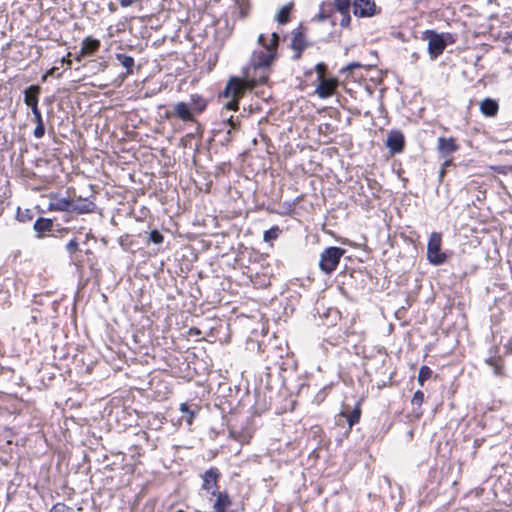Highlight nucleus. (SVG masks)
Returning <instances> with one entry per match:
<instances>
[{
	"instance_id": "obj_1",
	"label": "nucleus",
	"mask_w": 512,
	"mask_h": 512,
	"mask_svg": "<svg viewBox=\"0 0 512 512\" xmlns=\"http://www.w3.org/2000/svg\"><path fill=\"white\" fill-rule=\"evenodd\" d=\"M252 88L253 84L249 85L248 82L240 79L239 77H231L221 94V97L227 99L223 105V109L227 111H237L239 108V100L244 96L246 90Z\"/></svg>"
},
{
	"instance_id": "obj_2",
	"label": "nucleus",
	"mask_w": 512,
	"mask_h": 512,
	"mask_svg": "<svg viewBox=\"0 0 512 512\" xmlns=\"http://www.w3.org/2000/svg\"><path fill=\"white\" fill-rule=\"evenodd\" d=\"M345 250L340 247H328L320 255L319 267L320 269L330 274L339 264L341 257Z\"/></svg>"
},
{
	"instance_id": "obj_3",
	"label": "nucleus",
	"mask_w": 512,
	"mask_h": 512,
	"mask_svg": "<svg viewBox=\"0 0 512 512\" xmlns=\"http://www.w3.org/2000/svg\"><path fill=\"white\" fill-rule=\"evenodd\" d=\"M441 243V234L431 233L427 245V259L433 265H441L446 261V255L441 252Z\"/></svg>"
},
{
	"instance_id": "obj_4",
	"label": "nucleus",
	"mask_w": 512,
	"mask_h": 512,
	"mask_svg": "<svg viewBox=\"0 0 512 512\" xmlns=\"http://www.w3.org/2000/svg\"><path fill=\"white\" fill-rule=\"evenodd\" d=\"M424 39L427 40L428 53L431 59H436L446 48L443 36L433 30L425 31Z\"/></svg>"
},
{
	"instance_id": "obj_5",
	"label": "nucleus",
	"mask_w": 512,
	"mask_h": 512,
	"mask_svg": "<svg viewBox=\"0 0 512 512\" xmlns=\"http://www.w3.org/2000/svg\"><path fill=\"white\" fill-rule=\"evenodd\" d=\"M220 476L221 474L217 468H209L201 475L203 481L201 488L209 492L211 495H216L219 488L218 481Z\"/></svg>"
},
{
	"instance_id": "obj_6",
	"label": "nucleus",
	"mask_w": 512,
	"mask_h": 512,
	"mask_svg": "<svg viewBox=\"0 0 512 512\" xmlns=\"http://www.w3.org/2000/svg\"><path fill=\"white\" fill-rule=\"evenodd\" d=\"M47 197L49 198V211L72 212V199L67 197H61L60 194L54 192L49 193Z\"/></svg>"
},
{
	"instance_id": "obj_7",
	"label": "nucleus",
	"mask_w": 512,
	"mask_h": 512,
	"mask_svg": "<svg viewBox=\"0 0 512 512\" xmlns=\"http://www.w3.org/2000/svg\"><path fill=\"white\" fill-rule=\"evenodd\" d=\"M166 117L171 118L175 117L184 122H192L194 121V114L192 113V108L188 104V102H178L174 105L172 111L166 112Z\"/></svg>"
},
{
	"instance_id": "obj_8",
	"label": "nucleus",
	"mask_w": 512,
	"mask_h": 512,
	"mask_svg": "<svg viewBox=\"0 0 512 512\" xmlns=\"http://www.w3.org/2000/svg\"><path fill=\"white\" fill-rule=\"evenodd\" d=\"M353 12L358 17H371L376 14V4L373 0H355Z\"/></svg>"
},
{
	"instance_id": "obj_9",
	"label": "nucleus",
	"mask_w": 512,
	"mask_h": 512,
	"mask_svg": "<svg viewBox=\"0 0 512 512\" xmlns=\"http://www.w3.org/2000/svg\"><path fill=\"white\" fill-rule=\"evenodd\" d=\"M404 143V136L400 131L392 130L387 136L386 146L392 154L402 152Z\"/></svg>"
},
{
	"instance_id": "obj_10",
	"label": "nucleus",
	"mask_w": 512,
	"mask_h": 512,
	"mask_svg": "<svg viewBox=\"0 0 512 512\" xmlns=\"http://www.w3.org/2000/svg\"><path fill=\"white\" fill-rule=\"evenodd\" d=\"M489 357L485 363L493 368L495 375L501 376L504 372V364L502 358L498 355V347L494 346L489 351Z\"/></svg>"
},
{
	"instance_id": "obj_11",
	"label": "nucleus",
	"mask_w": 512,
	"mask_h": 512,
	"mask_svg": "<svg viewBox=\"0 0 512 512\" xmlns=\"http://www.w3.org/2000/svg\"><path fill=\"white\" fill-rule=\"evenodd\" d=\"M337 87V81L335 79H319V84L316 88V93L320 98H328L332 96Z\"/></svg>"
},
{
	"instance_id": "obj_12",
	"label": "nucleus",
	"mask_w": 512,
	"mask_h": 512,
	"mask_svg": "<svg viewBox=\"0 0 512 512\" xmlns=\"http://www.w3.org/2000/svg\"><path fill=\"white\" fill-rule=\"evenodd\" d=\"M459 146L456 144L454 138L440 137L437 141V150L442 157L447 158L452 153L457 151Z\"/></svg>"
},
{
	"instance_id": "obj_13",
	"label": "nucleus",
	"mask_w": 512,
	"mask_h": 512,
	"mask_svg": "<svg viewBox=\"0 0 512 512\" xmlns=\"http://www.w3.org/2000/svg\"><path fill=\"white\" fill-rule=\"evenodd\" d=\"M100 48V41L98 39H94L92 37H86L82 40L81 50L79 56H77V60H80L81 57L92 55Z\"/></svg>"
},
{
	"instance_id": "obj_14",
	"label": "nucleus",
	"mask_w": 512,
	"mask_h": 512,
	"mask_svg": "<svg viewBox=\"0 0 512 512\" xmlns=\"http://www.w3.org/2000/svg\"><path fill=\"white\" fill-rule=\"evenodd\" d=\"M96 209V205L93 201L86 198L79 197L77 201H73L72 212L78 214L92 213Z\"/></svg>"
},
{
	"instance_id": "obj_15",
	"label": "nucleus",
	"mask_w": 512,
	"mask_h": 512,
	"mask_svg": "<svg viewBox=\"0 0 512 512\" xmlns=\"http://www.w3.org/2000/svg\"><path fill=\"white\" fill-rule=\"evenodd\" d=\"M40 94V87L37 85H31L24 91V102L32 108L38 106V98Z\"/></svg>"
},
{
	"instance_id": "obj_16",
	"label": "nucleus",
	"mask_w": 512,
	"mask_h": 512,
	"mask_svg": "<svg viewBox=\"0 0 512 512\" xmlns=\"http://www.w3.org/2000/svg\"><path fill=\"white\" fill-rule=\"evenodd\" d=\"M498 102L491 98H485L480 103V111L487 117H493L498 113Z\"/></svg>"
},
{
	"instance_id": "obj_17",
	"label": "nucleus",
	"mask_w": 512,
	"mask_h": 512,
	"mask_svg": "<svg viewBox=\"0 0 512 512\" xmlns=\"http://www.w3.org/2000/svg\"><path fill=\"white\" fill-rule=\"evenodd\" d=\"M216 500L213 505L215 512H227V508L231 505V499L226 492H216Z\"/></svg>"
},
{
	"instance_id": "obj_18",
	"label": "nucleus",
	"mask_w": 512,
	"mask_h": 512,
	"mask_svg": "<svg viewBox=\"0 0 512 512\" xmlns=\"http://www.w3.org/2000/svg\"><path fill=\"white\" fill-rule=\"evenodd\" d=\"M266 50L259 52L257 55V65L260 67H268L275 57V51L273 49H269L268 46H263Z\"/></svg>"
},
{
	"instance_id": "obj_19",
	"label": "nucleus",
	"mask_w": 512,
	"mask_h": 512,
	"mask_svg": "<svg viewBox=\"0 0 512 512\" xmlns=\"http://www.w3.org/2000/svg\"><path fill=\"white\" fill-rule=\"evenodd\" d=\"M188 104L191 106L193 114L203 112L207 105L205 99L197 94L190 97Z\"/></svg>"
},
{
	"instance_id": "obj_20",
	"label": "nucleus",
	"mask_w": 512,
	"mask_h": 512,
	"mask_svg": "<svg viewBox=\"0 0 512 512\" xmlns=\"http://www.w3.org/2000/svg\"><path fill=\"white\" fill-rule=\"evenodd\" d=\"M52 227H53V222L50 219L39 218L34 223V229L38 233H44V232L51 231Z\"/></svg>"
},
{
	"instance_id": "obj_21",
	"label": "nucleus",
	"mask_w": 512,
	"mask_h": 512,
	"mask_svg": "<svg viewBox=\"0 0 512 512\" xmlns=\"http://www.w3.org/2000/svg\"><path fill=\"white\" fill-rule=\"evenodd\" d=\"M116 59L120 64L126 68L127 74H132V68L134 66V58L125 54L117 53Z\"/></svg>"
},
{
	"instance_id": "obj_22",
	"label": "nucleus",
	"mask_w": 512,
	"mask_h": 512,
	"mask_svg": "<svg viewBox=\"0 0 512 512\" xmlns=\"http://www.w3.org/2000/svg\"><path fill=\"white\" fill-rule=\"evenodd\" d=\"M180 411L182 412V419H184L188 425H191L196 415V410L191 409L187 403H182L180 405Z\"/></svg>"
},
{
	"instance_id": "obj_23",
	"label": "nucleus",
	"mask_w": 512,
	"mask_h": 512,
	"mask_svg": "<svg viewBox=\"0 0 512 512\" xmlns=\"http://www.w3.org/2000/svg\"><path fill=\"white\" fill-rule=\"evenodd\" d=\"M292 9V4L284 5L276 14V20L279 24H285L289 21V14Z\"/></svg>"
},
{
	"instance_id": "obj_24",
	"label": "nucleus",
	"mask_w": 512,
	"mask_h": 512,
	"mask_svg": "<svg viewBox=\"0 0 512 512\" xmlns=\"http://www.w3.org/2000/svg\"><path fill=\"white\" fill-rule=\"evenodd\" d=\"M278 39H279V37H278L277 33L274 32L271 35L270 42L267 43L265 36L263 34H260L259 37H258V42L262 46H268L269 49L276 50V47L278 45Z\"/></svg>"
},
{
	"instance_id": "obj_25",
	"label": "nucleus",
	"mask_w": 512,
	"mask_h": 512,
	"mask_svg": "<svg viewBox=\"0 0 512 512\" xmlns=\"http://www.w3.org/2000/svg\"><path fill=\"white\" fill-rule=\"evenodd\" d=\"M360 416H361V409L359 406H356L353 411H351L348 415H347V422H348V425L349 427L351 428L352 426H354L356 423L359 422V419H360Z\"/></svg>"
},
{
	"instance_id": "obj_26",
	"label": "nucleus",
	"mask_w": 512,
	"mask_h": 512,
	"mask_svg": "<svg viewBox=\"0 0 512 512\" xmlns=\"http://www.w3.org/2000/svg\"><path fill=\"white\" fill-rule=\"evenodd\" d=\"M432 376V370L428 366H421L418 373V382L421 386Z\"/></svg>"
},
{
	"instance_id": "obj_27",
	"label": "nucleus",
	"mask_w": 512,
	"mask_h": 512,
	"mask_svg": "<svg viewBox=\"0 0 512 512\" xmlns=\"http://www.w3.org/2000/svg\"><path fill=\"white\" fill-rule=\"evenodd\" d=\"M279 234H280L279 227L274 226L264 232L263 239L266 242H270V241L275 240L279 236Z\"/></svg>"
},
{
	"instance_id": "obj_28",
	"label": "nucleus",
	"mask_w": 512,
	"mask_h": 512,
	"mask_svg": "<svg viewBox=\"0 0 512 512\" xmlns=\"http://www.w3.org/2000/svg\"><path fill=\"white\" fill-rule=\"evenodd\" d=\"M335 8L341 14L349 12L350 0H334Z\"/></svg>"
},
{
	"instance_id": "obj_29",
	"label": "nucleus",
	"mask_w": 512,
	"mask_h": 512,
	"mask_svg": "<svg viewBox=\"0 0 512 512\" xmlns=\"http://www.w3.org/2000/svg\"><path fill=\"white\" fill-rule=\"evenodd\" d=\"M163 240H164V237L159 231L152 230L149 233V241L153 242L154 244H161L163 242Z\"/></svg>"
},
{
	"instance_id": "obj_30",
	"label": "nucleus",
	"mask_w": 512,
	"mask_h": 512,
	"mask_svg": "<svg viewBox=\"0 0 512 512\" xmlns=\"http://www.w3.org/2000/svg\"><path fill=\"white\" fill-rule=\"evenodd\" d=\"M50 512H74L71 507H68L67 505L63 503H56L51 508Z\"/></svg>"
},
{
	"instance_id": "obj_31",
	"label": "nucleus",
	"mask_w": 512,
	"mask_h": 512,
	"mask_svg": "<svg viewBox=\"0 0 512 512\" xmlns=\"http://www.w3.org/2000/svg\"><path fill=\"white\" fill-rule=\"evenodd\" d=\"M45 134V126H44V122L42 123H36V127L34 129V132H33V135L35 138L37 139H40L44 136Z\"/></svg>"
},
{
	"instance_id": "obj_32",
	"label": "nucleus",
	"mask_w": 512,
	"mask_h": 512,
	"mask_svg": "<svg viewBox=\"0 0 512 512\" xmlns=\"http://www.w3.org/2000/svg\"><path fill=\"white\" fill-rule=\"evenodd\" d=\"M424 401V393L420 390H417L414 395H413V398H412V404L413 405H417V406H421V404L423 403Z\"/></svg>"
},
{
	"instance_id": "obj_33",
	"label": "nucleus",
	"mask_w": 512,
	"mask_h": 512,
	"mask_svg": "<svg viewBox=\"0 0 512 512\" xmlns=\"http://www.w3.org/2000/svg\"><path fill=\"white\" fill-rule=\"evenodd\" d=\"M66 250L71 255L79 250L78 242L76 241V239H72L67 243Z\"/></svg>"
},
{
	"instance_id": "obj_34",
	"label": "nucleus",
	"mask_w": 512,
	"mask_h": 512,
	"mask_svg": "<svg viewBox=\"0 0 512 512\" xmlns=\"http://www.w3.org/2000/svg\"><path fill=\"white\" fill-rule=\"evenodd\" d=\"M315 70L318 74V80L325 78L324 74L326 72V65L324 63H318L315 66Z\"/></svg>"
},
{
	"instance_id": "obj_35",
	"label": "nucleus",
	"mask_w": 512,
	"mask_h": 512,
	"mask_svg": "<svg viewBox=\"0 0 512 512\" xmlns=\"http://www.w3.org/2000/svg\"><path fill=\"white\" fill-rule=\"evenodd\" d=\"M292 46H293V48H294V49H297V50H299V51H301V50L304 48V46H303V44H302V38H301V36H300V35H299V36H295V37L293 38V40H292Z\"/></svg>"
},
{
	"instance_id": "obj_36",
	"label": "nucleus",
	"mask_w": 512,
	"mask_h": 512,
	"mask_svg": "<svg viewBox=\"0 0 512 512\" xmlns=\"http://www.w3.org/2000/svg\"><path fill=\"white\" fill-rule=\"evenodd\" d=\"M31 111H32V113H33L34 121H35L36 123H42V122H43V119H42V115H41V112H40V110H39L38 106H36V107H32V108H31Z\"/></svg>"
},
{
	"instance_id": "obj_37",
	"label": "nucleus",
	"mask_w": 512,
	"mask_h": 512,
	"mask_svg": "<svg viewBox=\"0 0 512 512\" xmlns=\"http://www.w3.org/2000/svg\"><path fill=\"white\" fill-rule=\"evenodd\" d=\"M361 67L360 63L352 62L342 69L343 72H352L354 69Z\"/></svg>"
},
{
	"instance_id": "obj_38",
	"label": "nucleus",
	"mask_w": 512,
	"mask_h": 512,
	"mask_svg": "<svg viewBox=\"0 0 512 512\" xmlns=\"http://www.w3.org/2000/svg\"><path fill=\"white\" fill-rule=\"evenodd\" d=\"M342 15H343V18L341 19L340 25L342 27H346V26H348V24L350 22L349 12H347L346 14H342Z\"/></svg>"
},
{
	"instance_id": "obj_39",
	"label": "nucleus",
	"mask_w": 512,
	"mask_h": 512,
	"mask_svg": "<svg viewBox=\"0 0 512 512\" xmlns=\"http://www.w3.org/2000/svg\"><path fill=\"white\" fill-rule=\"evenodd\" d=\"M226 121L230 124V126L235 129L237 127V123L233 120V117L230 116L226 119Z\"/></svg>"
},
{
	"instance_id": "obj_40",
	"label": "nucleus",
	"mask_w": 512,
	"mask_h": 512,
	"mask_svg": "<svg viewBox=\"0 0 512 512\" xmlns=\"http://www.w3.org/2000/svg\"><path fill=\"white\" fill-rule=\"evenodd\" d=\"M70 53H68L67 57L62 58V63H66L67 66H71V60L69 59Z\"/></svg>"
},
{
	"instance_id": "obj_41",
	"label": "nucleus",
	"mask_w": 512,
	"mask_h": 512,
	"mask_svg": "<svg viewBox=\"0 0 512 512\" xmlns=\"http://www.w3.org/2000/svg\"><path fill=\"white\" fill-rule=\"evenodd\" d=\"M444 175H445V169H444V167H442L441 170L439 171V181L443 180Z\"/></svg>"
},
{
	"instance_id": "obj_42",
	"label": "nucleus",
	"mask_w": 512,
	"mask_h": 512,
	"mask_svg": "<svg viewBox=\"0 0 512 512\" xmlns=\"http://www.w3.org/2000/svg\"><path fill=\"white\" fill-rule=\"evenodd\" d=\"M55 70H56V68H55V67H53L52 69H50V70L48 71L47 75H45V76L43 77V80H45V78H46L48 75H53V74H54V72H55Z\"/></svg>"
},
{
	"instance_id": "obj_43",
	"label": "nucleus",
	"mask_w": 512,
	"mask_h": 512,
	"mask_svg": "<svg viewBox=\"0 0 512 512\" xmlns=\"http://www.w3.org/2000/svg\"><path fill=\"white\" fill-rule=\"evenodd\" d=\"M451 164H452V160L447 159V160L444 161L443 167L445 168L447 166H450Z\"/></svg>"
},
{
	"instance_id": "obj_44",
	"label": "nucleus",
	"mask_w": 512,
	"mask_h": 512,
	"mask_svg": "<svg viewBox=\"0 0 512 512\" xmlns=\"http://www.w3.org/2000/svg\"><path fill=\"white\" fill-rule=\"evenodd\" d=\"M199 333H200L199 330L194 331V334H199Z\"/></svg>"
},
{
	"instance_id": "obj_45",
	"label": "nucleus",
	"mask_w": 512,
	"mask_h": 512,
	"mask_svg": "<svg viewBox=\"0 0 512 512\" xmlns=\"http://www.w3.org/2000/svg\"><path fill=\"white\" fill-rule=\"evenodd\" d=\"M177 512H184L183 510H178Z\"/></svg>"
}]
</instances>
